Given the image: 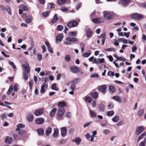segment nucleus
<instances>
[{
	"instance_id": "obj_64",
	"label": "nucleus",
	"mask_w": 146,
	"mask_h": 146,
	"mask_svg": "<svg viewBox=\"0 0 146 146\" xmlns=\"http://www.w3.org/2000/svg\"><path fill=\"white\" fill-rule=\"evenodd\" d=\"M63 27L62 25H58L57 27V30L58 31H61L62 30Z\"/></svg>"
},
{
	"instance_id": "obj_7",
	"label": "nucleus",
	"mask_w": 146,
	"mask_h": 146,
	"mask_svg": "<svg viewBox=\"0 0 146 146\" xmlns=\"http://www.w3.org/2000/svg\"><path fill=\"white\" fill-rule=\"evenodd\" d=\"M78 25V23L77 22L74 20L70 21L67 23V26L69 28L76 27Z\"/></svg>"
},
{
	"instance_id": "obj_47",
	"label": "nucleus",
	"mask_w": 146,
	"mask_h": 146,
	"mask_svg": "<svg viewBox=\"0 0 146 146\" xmlns=\"http://www.w3.org/2000/svg\"><path fill=\"white\" fill-rule=\"evenodd\" d=\"M100 38H102V40H105L106 38V34L105 33L101 34L99 37Z\"/></svg>"
},
{
	"instance_id": "obj_51",
	"label": "nucleus",
	"mask_w": 146,
	"mask_h": 146,
	"mask_svg": "<svg viewBox=\"0 0 146 146\" xmlns=\"http://www.w3.org/2000/svg\"><path fill=\"white\" fill-rule=\"evenodd\" d=\"M60 9L62 11L65 12L67 11L68 9L66 7L63 6L60 8Z\"/></svg>"
},
{
	"instance_id": "obj_49",
	"label": "nucleus",
	"mask_w": 146,
	"mask_h": 146,
	"mask_svg": "<svg viewBox=\"0 0 146 146\" xmlns=\"http://www.w3.org/2000/svg\"><path fill=\"white\" fill-rule=\"evenodd\" d=\"M92 123V121H90L88 122H87L85 124L83 125V127L84 128H85L89 125H90Z\"/></svg>"
},
{
	"instance_id": "obj_29",
	"label": "nucleus",
	"mask_w": 146,
	"mask_h": 146,
	"mask_svg": "<svg viewBox=\"0 0 146 146\" xmlns=\"http://www.w3.org/2000/svg\"><path fill=\"white\" fill-rule=\"evenodd\" d=\"M91 96L95 99L96 100L98 97V93L97 92L92 93L91 94Z\"/></svg>"
},
{
	"instance_id": "obj_30",
	"label": "nucleus",
	"mask_w": 146,
	"mask_h": 146,
	"mask_svg": "<svg viewBox=\"0 0 146 146\" xmlns=\"http://www.w3.org/2000/svg\"><path fill=\"white\" fill-rule=\"evenodd\" d=\"M58 134V130L57 128H55L54 130V133L53 134V136L54 137H57Z\"/></svg>"
},
{
	"instance_id": "obj_57",
	"label": "nucleus",
	"mask_w": 146,
	"mask_h": 146,
	"mask_svg": "<svg viewBox=\"0 0 146 146\" xmlns=\"http://www.w3.org/2000/svg\"><path fill=\"white\" fill-rule=\"evenodd\" d=\"M8 62L9 64L11 65L14 69H15L16 68V67L13 62L10 60H9Z\"/></svg>"
},
{
	"instance_id": "obj_16",
	"label": "nucleus",
	"mask_w": 146,
	"mask_h": 146,
	"mask_svg": "<svg viewBox=\"0 0 146 146\" xmlns=\"http://www.w3.org/2000/svg\"><path fill=\"white\" fill-rule=\"evenodd\" d=\"M116 90L115 87L112 86H110L109 88V91L111 94H112L115 92Z\"/></svg>"
},
{
	"instance_id": "obj_61",
	"label": "nucleus",
	"mask_w": 146,
	"mask_h": 146,
	"mask_svg": "<svg viewBox=\"0 0 146 146\" xmlns=\"http://www.w3.org/2000/svg\"><path fill=\"white\" fill-rule=\"evenodd\" d=\"M124 123V121H120L117 123L116 125L118 126H121L123 125Z\"/></svg>"
},
{
	"instance_id": "obj_54",
	"label": "nucleus",
	"mask_w": 146,
	"mask_h": 146,
	"mask_svg": "<svg viewBox=\"0 0 146 146\" xmlns=\"http://www.w3.org/2000/svg\"><path fill=\"white\" fill-rule=\"evenodd\" d=\"M76 33L74 32H71L69 33L68 35L70 37L74 36L76 35Z\"/></svg>"
},
{
	"instance_id": "obj_41",
	"label": "nucleus",
	"mask_w": 146,
	"mask_h": 146,
	"mask_svg": "<svg viewBox=\"0 0 146 146\" xmlns=\"http://www.w3.org/2000/svg\"><path fill=\"white\" fill-rule=\"evenodd\" d=\"M121 2L124 5H126L129 4L130 1V0H121Z\"/></svg>"
},
{
	"instance_id": "obj_17",
	"label": "nucleus",
	"mask_w": 146,
	"mask_h": 146,
	"mask_svg": "<svg viewBox=\"0 0 146 146\" xmlns=\"http://www.w3.org/2000/svg\"><path fill=\"white\" fill-rule=\"evenodd\" d=\"M47 85L44 83L41 86L40 92L42 93H44L45 92V89L47 88Z\"/></svg>"
},
{
	"instance_id": "obj_15",
	"label": "nucleus",
	"mask_w": 146,
	"mask_h": 146,
	"mask_svg": "<svg viewBox=\"0 0 146 146\" xmlns=\"http://www.w3.org/2000/svg\"><path fill=\"white\" fill-rule=\"evenodd\" d=\"M13 141V139L12 137H7L5 139V142L7 144L11 143Z\"/></svg>"
},
{
	"instance_id": "obj_26",
	"label": "nucleus",
	"mask_w": 146,
	"mask_h": 146,
	"mask_svg": "<svg viewBox=\"0 0 146 146\" xmlns=\"http://www.w3.org/2000/svg\"><path fill=\"white\" fill-rule=\"evenodd\" d=\"M113 99L119 102H122V99L119 96H114L113 97Z\"/></svg>"
},
{
	"instance_id": "obj_3",
	"label": "nucleus",
	"mask_w": 146,
	"mask_h": 146,
	"mask_svg": "<svg viewBox=\"0 0 146 146\" xmlns=\"http://www.w3.org/2000/svg\"><path fill=\"white\" fill-rule=\"evenodd\" d=\"M25 64H23L22 65L23 72H25L26 73H29L30 72V67L29 65L27 62H25Z\"/></svg>"
},
{
	"instance_id": "obj_2",
	"label": "nucleus",
	"mask_w": 146,
	"mask_h": 146,
	"mask_svg": "<svg viewBox=\"0 0 146 146\" xmlns=\"http://www.w3.org/2000/svg\"><path fill=\"white\" fill-rule=\"evenodd\" d=\"M104 17L105 19L111 20L114 19V16L112 13L106 11H104Z\"/></svg>"
},
{
	"instance_id": "obj_36",
	"label": "nucleus",
	"mask_w": 146,
	"mask_h": 146,
	"mask_svg": "<svg viewBox=\"0 0 146 146\" xmlns=\"http://www.w3.org/2000/svg\"><path fill=\"white\" fill-rule=\"evenodd\" d=\"M146 135V132H144L142 133L138 138L137 141H139L140 140L143 138V137Z\"/></svg>"
},
{
	"instance_id": "obj_52",
	"label": "nucleus",
	"mask_w": 146,
	"mask_h": 146,
	"mask_svg": "<svg viewBox=\"0 0 146 146\" xmlns=\"http://www.w3.org/2000/svg\"><path fill=\"white\" fill-rule=\"evenodd\" d=\"M25 131L23 129H22L19 130V134L20 135H24L25 133Z\"/></svg>"
},
{
	"instance_id": "obj_9",
	"label": "nucleus",
	"mask_w": 146,
	"mask_h": 146,
	"mask_svg": "<svg viewBox=\"0 0 146 146\" xmlns=\"http://www.w3.org/2000/svg\"><path fill=\"white\" fill-rule=\"evenodd\" d=\"M65 112V110L64 108H59L57 113V116L58 117H62Z\"/></svg>"
},
{
	"instance_id": "obj_21",
	"label": "nucleus",
	"mask_w": 146,
	"mask_h": 146,
	"mask_svg": "<svg viewBox=\"0 0 146 146\" xmlns=\"http://www.w3.org/2000/svg\"><path fill=\"white\" fill-rule=\"evenodd\" d=\"M66 40L70 41V42H76L78 40L77 38H70L69 37H67L66 39Z\"/></svg>"
},
{
	"instance_id": "obj_63",
	"label": "nucleus",
	"mask_w": 146,
	"mask_h": 146,
	"mask_svg": "<svg viewBox=\"0 0 146 146\" xmlns=\"http://www.w3.org/2000/svg\"><path fill=\"white\" fill-rule=\"evenodd\" d=\"M49 13V11H46V12L43 13L42 14V15L43 16L46 17L48 15Z\"/></svg>"
},
{
	"instance_id": "obj_11",
	"label": "nucleus",
	"mask_w": 146,
	"mask_h": 146,
	"mask_svg": "<svg viewBox=\"0 0 146 146\" xmlns=\"http://www.w3.org/2000/svg\"><path fill=\"white\" fill-rule=\"evenodd\" d=\"M44 121V119L42 117L38 118L35 120L36 123L38 125H41Z\"/></svg>"
},
{
	"instance_id": "obj_60",
	"label": "nucleus",
	"mask_w": 146,
	"mask_h": 146,
	"mask_svg": "<svg viewBox=\"0 0 146 146\" xmlns=\"http://www.w3.org/2000/svg\"><path fill=\"white\" fill-rule=\"evenodd\" d=\"M98 77L99 76L97 73H95L94 74H91L90 76V77L91 78H94V77Z\"/></svg>"
},
{
	"instance_id": "obj_35",
	"label": "nucleus",
	"mask_w": 146,
	"mask_h": 146,
	"mask_svg": "<svg viewBox=\"0 0 146 146\" xmlns=\"http://www.w3.org/2000/svg\"><path fill=\"white\" fill-rule=\"evenodd\" d=\"M19 8L20 9H22L23 11H27L28 10V8L27 6H25L23 5H19Z\"/></svg>"
},
{
	"instance_id": "obj_39",
	"label": "nucleus",
	"mask_w": 146,
	"mask_h": 146,
	"mask_svg": "<svg viewBox=\"0 0 146 146\" xmlns=\"http://www.w3.org/2000/svg\"><path fill=\"white\" fill-rule=\"evenodd\" d=\"M92 100V99L90 97H86L85 98L86 102H88L89 103L91 102Z\"/></svg>"
},
{
	"instance_id": "obj_4",
	"label": "nucleus",
	"mask_w": 146,
	"mask_h": 146,
	"mask_svg": "<svg viewBox=\"0 0 146 146\" xmlns=\"http://www.w3.org/2000/svg\"><path fill=\"white\" fill-rule=\"evenodd\" d=\"M79 78H77L71 82L70 83L71 84L70 88L72 90H74L76 88V84L78 83V81H80Z\"/></svg>"
},
{
	"instance_id": "obj_48",
	"label": "nucleus",
	"mask_w": 146,
	"mask_h": 146,
	"mask_svg": "<svg viewBox=\"0 0 146 146\" xmlns=\"http://www.w3.org/2000/svg\"><path fill=\"white\" fill-rule=\"evenodd\" d=\"M6 9L9 14L10 15H11V9L9 6H7L6 8Z\"/></svg>"
},
{
	"instance_id": "obj_38",
	"label": "nucleus",
	"mask_w": 146,
	"mask_h": 146,
	"mask_svg": "<svg viewBox=\"0 0 146 146\" xmlns=\"http://www.w3.org/2000/svg\"><path fill=\"white\" fill-rule=\"evenodd\" d=\"M114 114V112L113 111L111 110L108 111L107 112V115L109 117H111Z\"/></svg>"
},
{
	"instance_id": "obj_20",
	"label": "nucleus",
	"mask_w": 146,
	"mask_h": 146,
	"mask_svg": "<svg viewBox=\"0 0 146 146\" xmlns=\"http://www.w3.org/2000/svg\"><path fill=\"white\" fill-rule=\"evenodd\" d=\"M27 118L29 122H32L33 120L34 116L32 114L29 113L27 114Z\"/></svg>"
},
{
	"instance_id": "obj_45",
	"label": "nucleus",
	"mask_w": 146,
	"mask_h": 146,
	"mask_svg": "<svg viewBox=\"0 0 146 146\" xmlns=\"http://www.w3.org/2000/svg\"><path fill=\"white\" fill-rule=\"evenodd\" d=\"M28 73H26L25 72H23V77L25 81L27 80L28 78V76L27 74Z\"/></svg>"
},
{
	"instance_id": "obj_10",
	"label": "nucleus",
	"mask_w": 146,
	"mask_h": 146,
	"mask_svg": "<svg viewBox=\"0 0 146 146\" xmlns=\"http://www.w3.org/2000/svg\"><path fill=\"white\" fill-rule=\"evenodd\" d=\"M144 130V128L141 126H139L136 128L135 131V133L136 135H139Z\"/></svg>"
},
{
	"instance_id": "obj_58",
	"label": "nucleus",
	"mask_w": 146,
	"mask_h": 146,
	"mask_svg": "<svg viewBox=\"0 0 146 146\" xmlns=\"http://www.w3.org/2000/svg\"><path fill=\"white\" fill-rule=\"evenodd\" d=\"M66 115L67 117L68 118H70L72 116V114L71 112H68L66 113Z\"/></svg>"
},
{
	"instance_id": "obj_33",
	"label": "nucleus",
	"mask_w": 146,
	"mask_h": 146,
	"mask_svg": "<svg viewBox=\"0 0 146 146\" xmlns=\"http://www.w3.org/2000/svg\"><path fill=\"white\" fill-rule=\"evenodd\" d=\"M119 117L118 115L115 116L112 119V121L114 122H117L119 119Z\"/></svg>"
},
{
	"instance_id": "obj_24",
	"label": "nucleus",
	"mask_w": 146,
	"mask_h": 146,
	"mask_svg": "<svg viewBox=\"0 0 146 146\" xmlns=\"http://www.w3.org/2000/svg\"><path fill=\"white\" fill-rule=\"evenodd\" d=\"M36 131L39 135H43L44 134V130L42 128L37 129Z\"/></svg>"
},
{
	"instance_id": "obj_28",
	"label": "nucleus",
	"mask_w": 146,
	"mask_h": 146,
	"mask_svg": "<svg viewBox=\"0 0 146 146\" xmlns=\"http://www.w3.org/2000/svg\"><path fill=\"white\" fill-rule=\"evenodd\" d=\"M57 109L56 108H54L50 112V116L51 117H53Z\"/></svg>"
},
{
	"instance_id": "obj_55",
	"label": "nucleus",
	"mask_w": 146,
	"mask_h": 146,
	"mask_svg": "<svg viewBox=\"0 0 146 146\" xmlns=\"http://www.w3.org/2000/svg\"><path fill=\"white\" fill-rule=\"evenodd\" d=\"M19 85L17 84H15L14 85V90L15 92H17L19 90Z\"/></svg>"
},
{
	"instance_id": "obj_6",
	"label": "nucleus",
	"mask_w": 146,
	"mask_h": 146,
	"mask_svg": "<svg viewBox=\"0 0 146 146\" xmlns=\"http://www.w3.org/2000/svg\"><path fill=\"white\" fill-rule=\"evenodd\" d=\"M92 21L96 24H99L104 22V19L102 18H97L92 20Z\"/></svg>"
},
{
	"instance_id": "obj_23",
	"label": "nucleus",
	"mask_w": 146,
	"mask_h": 146,
	"mask_svg": "<svg viewBox=\"0 0 146 146\" xmlns=\"http://www.w3.org/2000/svg\"><path fill=\"white\" fill-rule=\"evenodd\" d=\"M17 128L16 129V131H19L20 130L21 128H23L25 127V125L22 123H20L17 125Z\"/></svg>"
},
{
	"instance_id": "obj_43",
	"label": "nucleus",
	"mask_w": 146,
	"mask_h": 146,
	"mask_svg": "<svg viewBox=\"0 0 146 146\" xmlns=\"http://www.w3.org/2000/svg\"><path fill=\"white\" fill-rule=\"evenodd\" d=\"M51 88L52 90L56 91H58V88L56 87V84L55 83H54L52 85Z\"/></svg>"
},
{
	"instance_id": "obj_5",
	"label": "nucleus",
	"mask_w": 146,
	"mask_h": 146,
	"mask_svg": "<svg viewBox=\"0 0 146 146\" xmlns=\"http://www.w3.org/2000/svg\"><path fill=\"white\" fill-rule=\"evenodd\" d=\"M44 109L43 108H41L36 110L34 112V114L36 116L41 115L44 112Z\"/></svg>"
},
{
	"instance_id": "obj_14",
	"label": "nucleus",
	"mask_w": 146,
	"mask_h": 146,
	"mask_svg": "<svg viewBox=\"0 0 146 146\" xmlns=\"http://www.w3.org/2000/svg\"><path fill=\"white\" fill-rule=\"evenodd\" d=\"M72 142H75L77 145H79L81 141V139L79 137H77L72 140Z\"/></svg>"
},
{
	"instance_id": "obj_42",
	"label": "nucleus",
	"mask_w": 146,
	"mask_h": 146,
	"mask_svg": "<svg viewBox=\"0 0 146 146\" xmlns=\"http://www.w3.org/2000/svg\"><path fill=\"white\" fill-rule=\"evenodd\" d=\"M144 110L143 109L140 110L137 113V115L138 116L140 117L142 116L144 114Z\"/></svg>"
},
{
	"instance_id": "obj_13",
	"label": "nucleus",
	"mask_w": 146,
	"mask_h": 146,
	"mask_svg": "<svg viewBox=\"0 0 146 146\" xmlns=\"http://www.w3.org/2000/svg\"><path fill=\"white\" fill-rule=\"evenodd\" d=\"M63 37V35L62 33L59 34L57 36L56 38V42L58 43V41L61 42Z\"/></svg>"
},
{
	"instance_id": "obj_53",
	"label": "nucleus",
	"mask_w": 146,
	"mask_h": 146,
	"mask_svg": "<svg viewBox=\"0 0 146 146\" xmlns=\"http://www.w3.org/2000/svg\"><path fill=\"white\" fill-rule=\"evenodd\" d=\"M13 137L15 141H17L19 138V136L16 134H14L13 135Z\"/></svg>"
},
{
	"instance_id": "obj_18",
	"label": "nucleus",
	"mask_w": 146,
	"mask_h": 146,
	"mask_svg": "<svg viewBox=\"0 0 146 146\" xmlns=\"http://www.w3.org/2000/svg\"><path fill=\"white\" fill-rule=\"evenodd\" d=\"M33 19V18L32 16L29 15L25 19V21L26 23L29 24L31 22Z\"/></svg>"
},
{
	"instance_id": "obj_46",
	"label": "nucleus",
	"mask_w": 146,
	"mask_h": 146,
	"mask_svg": "<svg viewBox=\"0 0 146 146\" xmlns=\"http://www.w3.org/2000/svg\"><path fill=\"white\" fill-rule=\"evenodd\" d=\"M71 57L70 55H66L65 56V59L67 62H69L70 61Z\"/></svg>"
},
{
	"instance_id": "obj_22",
	"label": "nucleus",
	"mask_w": 146,
	"mask_h": 146,
	"mask_svg": "<svg viewBox=\"0 0 146 146\" xmlns=\"http://www.w3.org/2000/svg\"><path fill=\"white\" fill-rule=\"evenodd\" d=\"M92 31L90 29H88L86 30V36L87 38L90 37L92 35Z\"/></svg>"
},
{
	"instance_id": "obj_8",
	"label": "nucleus",
	"mask_w": 146,
	"mask_h": 146,
	"mask_svg": "<svg viewBox=\"0 0 146 146\" xmlns=\"http://www.w3.org/2000/svg\"><path fill=\"white\" fill-rule=\"evenodd\" d=\"M70 70L72 72L74 73L79 72L81 70L79 68L76 66L71 67L70 68Z\"/></svg>"
},
{
	"instance_id": "obj_37",
	"label": "nucleus",
	"mask_w": 146,
	"mask_h": 146,
	"mask_svg": "<svg viewBox=\"0 0 146 146\" xmlns=\"http://www.w3.org/2000/svg\"><path fill=\"white\" fill-rule=\"evenodd\" d=\"M99 108L100 111H103L105 110L104 105L102 104L100 105Z\"/></svg>"
},
{
	"instance_id": "obj_62",
	"label": "nucleus",
	"mask_w": 146,
	"mask_h": 146,
	"mask_svg": "<svg viewBox=\"0 0 146 146\" xmlns=\"http://www.w3.org/2000/svg\"><path fill=\"white\" fill-rule=\"evenodd\" d=\"M33 84V81L32 80H31L29 82V85L30 90H31L32 89Z\"/></svg>"
},
{
	"instance_id": "obj_56",
	"label": "nucleus",
	"mask_w": 146,
	"mask_h": 146,
	"mask_svg": "<svg viewBox=\"0 0 146 146\" xmlns=\"http://www.w3.org/2000/svg\"><path fill=\"white\" fill-rule=\"evenodd\" d=\"M114 106V104L113 103H111L109 104L108 107L109 109H111L113 108Z\"/></svg>"
},
{
	"instance_id": "obj_25",
	"label": "nucleus",
	"mask_w": 146,
	"mask_h": 146,
	"mask_svg": "<svg viewBox=\"0 0 146 146\" xmlns=\"http://www.w3.org/2000/svg\"><path fill=\"white\" fill-rule=\"evenodd\" d=\"M52 130V128L51 127H48L46 129L45 131V133L47 136H48L51 133Z\"/></svg>"
},
{
	"instance_id": "obj_31",
	"label": "nucleus",
	"mask_w": 146,
	"mask_h": 146,
	"mask_svg": "<svg viewBox=\"0 0 146 146\" xmlns=\"http://www.w3.org/2000/svg\"><path fill=\"white\" fill-rule=\"evenodd\" d=\"M66 106V104L65 102H60L58 103V107L59 108H63L64 106Z\"/></svg>"
},
{
	"instance_id": "obj_50",
	"label": "nucleus",
	"mask_w": 146,
	"mask_h": 146,
	"mask_svg": "<svg viewBox=\"0 0 146 146\" xmlns=\"http://www.w3.org/2000/svg\"><path fill=\"white\" fill-rule=\"evenodd\" d=\"M104 50L105 51H113L114 52L115 51V49L114 48H109L107 49H105Z\"/></svg>"
},
{
	"instance_id": "obj_40",
	"label": "nucleus",
	"mask_w": 146,
	"mask_h": 146,
	"mask_svg": "<svg viewBox=\"0 0 146 146\" xmlns=\"http://www.w3.org/2000/svg\"><path fill=\"white\" fill-rule=\"evenodd\" d=\"M90 112L91 116L94 117H96V114L94 111L91 110H90Z\"/></svg>"
},
{
	"instance_id": "obj_1",
	"label": "nucleus",
	"mask_w": 146,
	"mask_h": 146,
	"mask_svg": "<svg viewBox=\"0 0 146 146\" xmlns=\"http://www.w3.org/2000/svg\"><path fill=\"white\" fill-rule=\"evenodd\" d=\"M131 17L133 19L141 20L143 19L144 17L141 14L137 13H133L131 15Z\"/></svg>"
},
{
	"instance_id": "obj_59",
	"label": "nucleus",
	"mask_w": 146,
	"mask_h": 146,
	"mask_svg": "<svg viewBox=\"0 0 146 146\" xmlns=\"http://www.w3.org/2000/svg\"><path fill=\"white\" fill-rule=\"evenodd\" d=\"M98 64L99 63H103L104 62L105 60L103 58H98Z\"/></svg>"
},
{
	"instance_id": "obj_19",
	"label": "nucleus",
	"mask_w": 146,
	"mask_h": 146,
	"mask_svg": "<svg viewBox=\"0 0 146 146\" xmlns=\"http://www.w3.org/2000/svg\"><path fill=\"white\" fill-rule=\"evenodd\" d=\"M106 86L105 85H103L99 88V90L102 93H104L106 91Z\"/></svg>"
},
{
	"instance_id": "obj_27",
	"label": "nucleus",
	"mask_w": 146,
	"mask_h": 146,
	"mask_svg": "<svg viewBox=\"0 0 146 146\" xmlns=\"http://www.w3.org/2000/svg\"><path fill=\"white\" fill-rule=\"evenodd\" d=\"M58 19V18L57 17V14H55L52 19L51 21V22L53 23H55L57 21Z\"/></svg>"
},
{
	"instance_id": "obj_32",
	"label": "nucleus",
	"mask_w": 146,
	"mask_h": 146,
	"mask_svg": "<svg viewBox=\"0 0 146 146\" xmlns=\"http://www.w3.org/2000/svg\"><path fill=\"white\" fill-rule=\"evenodd\" d=\"M91 51L89 50L88 52H86L82 54V55L84 57H88L91 54Z\"/></svg>"
},
{
	"instance_id": "obj_34",
	"label": "nucleus",
	"mask_w": 146,
	"mask_h": 146,
	"mask_svg": "<svg viewBox=\"0 0 146 146\" xmlns=\"http://www.w3.org/2000/svg\"><path fill=\"white\" fill-rule=\"evenodd\" d=\"M13 89V85H11L9 89V90L7 92V95L10 94L11 92L12 91Z\"/></svg>"
},
{
	"instance_id": "obj_12",
	"label": "nucleus",
	"mask_w": 146,
	"mask_h": 146,
	"mask_svg": "<svg viewBox=\"0 0 146 146\" xmlns=\"http://www.w3.org/2000/svg\"><path fill=\"white\" fill-rule=\"evenodd\" d=\"M61 135L63 137H65L67 134V129L65 127H62L61 129Z\"/></svg>"
},
{
	"instance_id": "obj_44",
	"label": "nucleus",
	"mask_w": 146,
	"mask_h": 146,
	"mask_svg": "<svg viewBox=\"0 0 146 146\" xmlns=\"http://www.w3.org/2000/svg\"><path fill=\"white\" fill-rule=\"evenodd\" d=\"M66 0H58V3L59 5H63L66 2Z\"/></svg>"
}]
</instances>
